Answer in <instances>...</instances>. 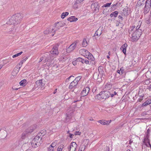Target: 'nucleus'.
I'll use <instances>...</instances> for the list:
<instances>
[{
	"mask_svg": "<svg viewBox=\"0 0 151 151\" xmlns=\"http://www.w3.org/2000/svg\"><path fill=\"white\" fill-rule=\"evenodd\" d=\"M22 18V16L20 14H15L10 18L6 24L10 25L18 24L21 22Z\"/></svg>",
	"mask_w": 151,
	"mask_h": 151,
	"instance_id": "obj_1",
	"label": "nucleus"
},
{
	"mask_svg": "<svg viewBox=\"0 0 151 151\" xmlns=\"http://www.w3.org/2000/svg\"><path fill=\"white\" fill-rule=\"evenodd\" d=\"M60 22H58L57 23L55 24V26L54 27L51 26L50 28H47L46 30L44 32V34H45L47 35L48 33H47V32L48 33L50 34V35L51 36H53L54 35L53 32H55L58 29H59L62 26L60 25Z\"/></svg>",
	"mask_w": 151,
	"mask_h": 151,
	"instance_id": "obj_2",
	"label": "nucleus"
},
{
	"mask_svg": "<svg viewBox=\"0 0 151 151\" xmlns=\"http://www.w3.org/2000/svg\"><path fill=\"white\" fill-rule=\"evenodd\" d=\"M79 53L81 55L84 56L88 60H90L93 62L92 63L94 64L95 63L94 60L95 58L87 50L84 49H81L79 50Z\"/></svg>",
	"mask_w": 151,
	"mask_h": 151,
	"instance_id": "obj_3",
	"label": "nucleus"
},
{
	"mask_svg": "<svg viewBox=\"0 0 151 151\" xmlns=\"http://www.w3.org/2000/svg\"><path fill=\"white\" fill-rule=\"evenodd\" d=\"M40 134H42V136L44 135L45 134H43L42 132H40L38 135L36 136L32 140L31 145L33 147H35L40 145L42 142V138L40 137L41 136Z\"/></svg>",
	"mask_w": 151,
	"mask_h": 151,
	"instance_id": "obj_4",
	"label": "nucleus"
},
{
	"mask_svg": "<svg viewBox=\"0 0 151 151\" xmlns=\"http://www.w3.org/2000/svg\"><path fill=\"white\" fill-rule=\"evenodd\" d=\"M109 91H101L96 96V98L99 99L101 100L106 99L109 97Z\"/></svg>",
	"mask_w": 151,
	"mask_h": 151,
	"instance_id": "obj_5",
	"label": "nucleus"
},
{
	"mask_svg": "<svg viewBox=\"0 0 151 151\" xmlns=\"http://www.w3.org/2000/svg\"><path fill=\"white\" fill-rule=\"evenodd\" d=\"M52 55L49 53H46L44 55V57L41 58V60L42 61L44 60L45 62L48 61L50 62L53 59V56H52Z\"/></svg>",
	"mask_w": 151,
	"mask_h": 151,
	"instance_id": "obj_6",
	"label": "nucleus"
},
{
	"mask_svg": "<svg viewBox=\"0 0 151 151\" xmlns=\"http://www.w3.org/2000/svg\"><path fill=\"white\" fill-rule=\"evenodd\" d=\"M36 125H33V126H31L30 127H29L26 131L24 132L22 134V139L24 138V136L27 135V133H31L33 132L34 129H35L36 128Z\"/></svg>",
	"mask_w": 151,
	"mask_h": 151,
	"instance_id": "obj_7",
	"label": "nucleus"
},
{
	"mask_svg": "<svg viewBox=\"0 0 151 151\" xmlns=\"http://www.w3.org/2000/svg\"><path fill=\"white\" fill-rule=\"evenodd\" d=\"M91 7L93 11L95 14L99 12L100 6L97 2H95L92 4Z\"/></svg>",
	"mask_w": 151,
	"mask_h": 151,
	"instance_id": "obj_8",
	"label": "nucleus"
},
{
	"mask_svg": "<svg viewBox=\"0 0 151 151\" xmlns=\"http://www.w3.org/2000/svg\"><path fill=\"white\" fill-rule=\"evenodd\" d=\"M77 146V145L76 142H72L68 147V151H75Z\"/></svg>",
	"mask_w": 151,
	"mask_h": 151,
	"instance_id": "obj_9",
	"label": "nucleus"
},
{
	"mask_svg": "<svg viewBox=\"0 0 151 151\" xmlns=\"http://www.w3.org/2000/svg\"><path fill=\"white\" fill-rule=\"evenodd\" d=\"M58 49L57 47L55 46L50 51V54L52 55V56H53V57H54L56 55L58 54Z\"/></svg>",
	"mask_w": 151,
	"mask_h": 151,
	"instance_id": "obj_10",
	"label": "nucleus"
},
{
	"mask_svg": "<svg viewBox=\"0 0 151 151\" xmlns=\"http://www.w3.org/2000/svg\"><path fill=\"white\" fill-rule=\"evenodd\" d=\"M90 90V88L86 87L84 88L81 92L82 96H86Z\"/></svg>",
	"mask_w": 151,
	"mask_h": 151,
	"instance_id": "obj_11",
	"label": "nucleus"
},
{
	"mask_svg": "<svg viewBox=\"0 0 151 151\" xmlns=\"http://www.w3.org/2000/svg\"><path fill=\"white\" fill-rule=\"evenodd\" d=\"M76 46V43H73L67 49V52L69 53L73 51L75 49Z\"/></svg>",
	"mask_w": 151,
	"mask_h": 151,
	"instance_id": "obj_12",
	"label": "nucleus"
},
{
	"mask_svg": "<svg viewBox=\"0 0 151 151\" xmlns=\"http://www.w3.org/2000/svg\"><path fill=\"white\" fill-rule=\"evenodd\" d=\"M77 84L78 83L74 80L70 83L69 88L70 89H75L76 88Z\"/></svg>",
	"mask_w": 151,
	"mask_h": 151,
	"instance_id": "obj_13",
	"label": "nucleus"
},
{
	"mask_svg": "<svg viewBox=\"0 0 151 151\" xmlns=\"http://www.w3.org/2000/svg\"><path fill=\"white\" fill-rule=\"evenodd\" d=\"M111 120L106 121L105 120H100L98 121V122L100 123L101 124L103 125H109L111 122Z\"/></svg>",
	"mask_w": 151,
	"mask_h": 151,
	"instance_id": "obj_14",
	"label": "nucleus"
},
{
	"mask_svg": "<svg viewBox=\"0 0 151 151\" xmlns=\"http://www.w3.org/2000/svg\"><path fill=\"white\" fill-rule=\"evenodd\" d=\"M70 112H68L66 114V118L68 119H70L72 117V115L73 112V110H72L70 111Z\"/></svg>",
	"mask_w": 151,
	"mask_h": 151,
	"instance_id": "obj_15",
	"label": "nucleus"
},
{
	"mask_svg": "<svg viewBox=\"0 0 151 151\" xmlns=\"http://www.w3.org/2000/svg\"><path fill=\"white\" fill-rule=\"evenodd\" d=\"M67 20L70 22H72L77 21L78 19L74 16H72L68 18Z\"/></svg>",
	"mask_w": 151,
	"mask_h": 151,
	"instance_id": "obj_16",
	"label": "nucleus"
},
{
	"mask_svg": "<svg viewBox=\"0 0 151 151\" xmlns=\"http://www.w3.org/2000/svg\"><path fill=\"white\" fill-rule=\"evenodd\" d=\"M127 46V45L126 43H125L121 47V49L122 50L123 53L125 54L126 53V48Z\"/></svg>",
	"mask_w": 151,
	"mask_h": 151,
	"instance_id": "obj_17",
	"label": "nucleus"
},
{
	"mask_svg": "<svg viewBox=\"0 0 151 151\" xmlns=\"http://www.w3.org/2000/svg\"><path fill=\"white\" fill-rule=\"evenodd\" d=\"M36 84L37 85V86H43L44 85L42 83V80H40L37 81L36 82Z\"/></svg>",
	"mask_w": 151,
	"mask_h": 151,
	"instance_id": "obj_18",
	"label": "nucleus"
},
{
	"mask_svg": "<svg viewBox=\"0 0 151 151\" xmlns=\"http://www.w3.org/2000/svg\"><path fill=\"white\" fill-rule=\"evenodd\" d=\"M151 103V100L148 99L145 102L143 103L142 106H147Z\"/></svg>",
	"mask_w": 151,
	"mask_h": 151,
	"instance_id": "obj_19",
	"label": "nucleus"
},
{
	"mask_svg": "<svg viewBox=\"0 0 151 151\" xmlns=\"http://www.w3.org/2000/svg\"><path fill=\"white\" fill-rule=\"evenodd\" d=\"M118 12L117 11H115L114 12H112L110 14V16L111 17H112L114 16L116 17L118 14Z\"/></svg>",
	"mask_w": 151,
	"mask_h": 151,
	"instance_id": "obj_20",
	"label": "nucleus"
},
{
	"mask_svg": "<svg viewBox=\"0 0 151 151\" xmlns=\"http://www.w3.org/2000/svg\"><path fill=\"white\" fill-rule=\"evenodd\" d=\"M145 3V6H147L148 8L151 7V0H147Z\"/></svg>",
	"mask_w": 151,
	"mask_h": 151,
	"instance_id": "obj_21",
	"label": "nucleus"
},
{
	"mask_svg": "<svg viewBox=\"0 0 151 151\" xmlns=\"http://www.w3.org/2000/svg\"><path fill=\"white\" fill-rule=\"evenodd\" d=\"M88 41L86 40V38H84L82 42V45L83 47H86L88 45Z\"/></svg>",
	"mask_w": 151,
	"mask_h": 151,
	"instance_id": "obj_22",
	"label": "nucleus"
},
{
	"mask_svg": "<svg viewBox=\"0 0 151 151\" xmlns=\"http://www.w3.org/2000/svg\"><path fill=\"white\" fill-rule=\"evenodd\" d=\"M141 23L142 22H141L140 21H139V22L138 24L135 28L136 30L135 31V32L134 33L135 34H137V32H138V31L137 30H138L140 28Z\"/></svg>",
	"mask_w": 151,
	"mask_h": 151,
	"instance_id": "obj_23",
	"label": "nucleus"
},
{
	"mask_svg": "<svg viewBox=\"0 0 151 151\" xmlns=\"http://www.w3.org/2000/svg\"><path fill=\"white\" fill-rule=\"evenodd\" d=\"M86 147V145H81L78 149V151H84Z\"/></svg>",
	"mask_w": 151,
	"mask_h": 151,
	"instance_id": "obj_24",
	"label": "nucleus"
},
{
	"mask_svg": "<svg viewBox=\"0 0 151 151\" xmlns=\"http://www.w3.org/2000/svg\"><path fill=\"white\" fill-rule=\"evenodd\" d=\"M109 97L110 96H111V97H112L114 96L116 94V93L115 91H109Z\"/></svg>",
	"mask_w": 151,
	"mask_h": 151,
	"instance_id": "obj_25",
	"label": "nucleus"
},
{
	"mask_svg": "<svg viewBox=\"0 0 151 151\" xmlns=\"http://www.w3.org/2000/svg\"><path fill=\"white\" fill-rule=\"evenodd\" d=\"M101 32L100 30L98 29L96 31L95 34L93 36H94L95 37L96 36L97 37H98L100 35H101Z\"/></svg>",
	"mask_w": 151,
	"mask_h": 151,
	"instance_id": "obj_26",
	"label": "nucleus"
},
{
	"mask_svg": "<svg viewBox=\"0 0 151 151\" xmlns=\"http://www.w3.org/2000/svg\"><path fill=\"white\" fill-rule=\"evenodd\" d=\"M68 14L69 13L68 12H63L62 13L61 15V17L62 19H63L65 17L68 16Z\"/></svg>",
	"mask_w": 151,
	"mask_h": 151,
	"instance_id": "obj_27",
	"label": "nucleus"
},
{
	"mask_svg": "<svg viewBox=\"0 0 151 151\" xmlns=\"http://www.w3.org/2000/svg\"><path fill=\"white\" fill-rule=\"evenodd\" d=\"M64 148V145L63 144H61L58 147L57 150V151H62Z\"/></svg>",
	"mask_w": 151,
	"mask_h": 151,
	"instance_id": "obj_28",
	"label": "nucleus"
},
{
	"mask_svg": "<svg viewBox=\"0 0 151 151\" xmlns=\"http://www.w3.org/2000/svg\"><path fill=\"white\" fill-rule=\"evenodd\" d=\"M26 83V80L25 79H23L20 82V85L21 86H24Z\"/></svg>",
	"mask_w": 151,
	"mask_h": 151,
	"instance_id": "obj_29",
	"label": "nucleus"
},
{
	"mask_svg": "<svg viewBox=\"0 0 151 151\" xmlns=\"http://www.w3.org/2000/svg\"><path fill=\"white\" fill-rule=\"evenodd\" d=\"M57 142V141H55L54 142H52L51 145L50 146L51 147L54 148V147L56 146Z\"/></svg>",
	"mask_w": 151,
	"mask_h": 151,
	"instance_id": "obj_30",
	"label": "nucleus"
},
{
	"mask_svg": "<svg viewBox=\"0 0 151 151\" xmlns=\"http://www.w3.org/2000/svg\"><path fill=\"white\" fill-rule=\"evenodd\" d=\"M144 141H145V142H147V143H148V144H146V145L147 146V147H148V145H150V147H151V145L150 143V142L149 141V140H148V138H145V139H144Z\"/></svg>",
	"mask_w": 151,
	"mask_h": 151,
	"instance_id": "obj_31",
	"label": "nucleus"
},
{
	"mask_svg": "<svg viewBox=\"0 0 151 151\" xmlns=\"http://www.w3.org/2000/svg\"><path fill=\"white\" fill-rule=\"evenodd\" d=\"M147 6H145V9L144 11L145 14H147L149 12L150 9Z\"/></svg>",
	"mask_w": 151,
	"mask_h": 151,
	"instance_id": "obj_32",
	"label": "nucleus"
},
{
	"mask_svg": "<svg viewBox=\"0 0 151 151\" xmlns=\"http://www.w3.org/2000/svg\"><path fill=\"white\" fill-rule=\"evenodd\" d=\"M11 27V26H9L7 27L6 29L7 31L8 32H10L14 30V28H12Z\"/></svg>",
	"mask_w": 151,
	"mask_h": 151,
	"instance_id": "obj_33",
	"label": "nucleus"
},
{
	"mask_svg": "<svg viewBox=\"0 0 151 151\" xmlns=\"http://www.w3.org/2000/svg\"><path fill=\"white\" fill-rule=\"evenodd\" d=\"M146 77L148 78H151V72L148 71L147 72L146 74Z\"/></svg>",
	"mask_w": 151,
	"mask_h": 151,
	"instance_id": "obj_34",
	"label": "nucleus"
},
{
	"mask_svg": "<svg viewBox=\"0 0 151 151\" xmlns=\"http://www.w3.org/2000/svg\"><path fill=\"white\" fill-rule=\"evenodd\" d=\"M76 60L77 61L80 62L82 63H84V59H82L81 58H78L76 59Z\"/></svg>",
	"mask_w": 151,
	"mask_h": 151,
	"instance_id": "obj_35",
	"label": "nucleus"
},
{
	"mask_svg": "<svg viewBox=\"0 0 151 151\" xmlns=\"http://www.w3.org/2000/svg\"><path fill=\"white\" fill-rule=\"evenodd\" d=\"M23 52L22 51L19 53L16 54L15 55H13L12 56V57L13 58H15L19 56Z\"/></svg>",
	"mask_w": 151,
	"mask_h": 151,
	"instance_id": "obj_36",
	"label": "nucleus"
},
{
	"mask_svg": "<svg viewBox=\"0 0 151 151\" xmlns=\"http://www.w3.org/2000/svg\"><path fill=\"white\" fill-rule=\"evenodd\" d=\"M81 77L80 76H79L76 77L74 80L76 82H77L78 83L79 81L81 79Z\"/></svg>",
	"mask_w": 151,
	"mask_h": 151,
	"instance_id": "obj_37",
	"label": "nucleus"
},
{
	"mask_svg": "<svg viewBox=\"0 0 151 151\" xmlns=\"http://www.w3.org/2000/svg\"><path fill=\"white\" fill-rule=\"evenodd\" d=\"M18 72V70H14L12 72V74L13 76H15L17 75V73Z\"/></svg>",
	"mask_w": 151,
	"mask_h": 151,
	"instance_id": "obj_38",
	"label": "nucleus"
},
{
	"mask_svg": "<svg viewBox=\"0 0 151 151\" xmlns=\"http://www.w3.org/2000/svg\"><path fill=\"white\" fill-rule=\"evenodd\" d=\"M111 3H107L105 4H104L103 6L102 7H109L111 4Z\"/></svg>",
	"mask_w": 151,
	"mask_h": 151,
	"instance_id": "obj_39",
	"label": "nucleus"
},
{
	"mask_svg": "<svg viewBox=\"0 0 151 151\" xmlns=\"http://www.w3.org/2000/svg\"><path fill=\"white\" fill-rule=\"evenodd\" d=\"M135 27L134 26L131 27L129 28V31L131 32L134 29Z\"/></svg>",
	"mask_w": 151,
	"mask_h": 151,
	"instance_id": "obj_40",
	"label": "nucleus"
},
{
	"mask_svg": "<svg viewBox=\"0 0 151 151\" xmlns=\"http://www.w3.org/2000/svg\"><path fill=\"white\" fill-rule=\"evenodd\" d=\"M54 148H53L50 146L47 148V151H53Z\"/></svg>",
	"mask_w": 151,
	"mask_h": 151,
	"instance_id": "obj_41",
	"label": "nucleus"
},
{
	"mask_svg": "<svg viewBox=\"0 0 151 151\" xmlns=\"http://www.w3.org/2000/svg\"><path fill=\"white\" fill-rule=\"evenodd\" d=\"M130 40L133 42L136 41L138 40V38H130Z\"/></svg>",
	"mask_w": 151,
	"mask_h": 151,
	"instance_id": "obj_42",
	"label": "nucleus"
},
{
	"mask_svg": "<svg viewBox=\"0 0 151 151\" xmlns=\"http://www.w3.org/2000/svg\"><path fill=\"white\" fill-rule=\"evenodd\" d=\"M81 132H79V131H76L75 132V135H80L81 134Z\"/></svg>",
	"mask_w": 151,
	"mask_h": 151,
	"instance_id": "obj_43",
	"label": "nucleus"
},
{
	"mask_svg": "<svg viewBox=\"0 0 151 151\" xmlns=\"http://www.w3.org/2000/svg\"><path fill=\"white\" fill-rule=\"evenodd\" d=\"M120 73L121 74V75H122L124 72V70L122 68H121L120 69Z\"/></svg>",
	"mask_w": 151,
	"mask_h": 151,
	"instance_id": "obj_44",
	"label": "nucleus"
},
{
	"mask_svg": "<svg viewBox=\"0 0 151 151\" xmlns=\"http://www.w3.org/2000/svg\"><path fill=\"white\" fill-rule=\"evenodd\" d=\"M73 7L75 9H76L77 8V3H75L73 5Z\"/></svg>",
	"mask_w": 151,
	"mask_h": 151,
	"instance_id": "obj_45",
	"label": "nucleus"
},
{
	"mask_svg": "<svg viewBox=\"0 0 151 151\" xmlns=\"http://www.w3.org/2000/svg\"><path fill=\"white\" fill-rule=\"evenodd\" d=\"M74 135L72 134L69 133V135L68 136L70 138H72L73 137Z\"/></svg>",
	"mask_w": 151,
	"mask_h": 151,
	"instance_id": "obj_46",
	"label": "nucleus"
},
{
	"mask_svg": "<svg viewBox=\"0 0 151 151\" xmlns=\"http://www.w3.org/2000/svg\"><path fill=\"white\" fill-rule=\"evenodd\" d=\"M89 61L88 60H84V63H85L86 64H89Z\"/></svg>",
	"mask_w": 151,
	"mask_h": 151,
	"instance_id": "obj_47",
	"label": "nucleus"
},
{
	"mask_svg": "<svg viewBox=\"0 0 151 151\" xmlns=\"http://www.w3.org/2000/svg\"><path fill=\"white\" fill-rule=\"evenodd\" d=\"M27 59V58H25L24 59L21 61V63H22L21 64H22L23 63V62L25 61Z\"/></svg>",
	"mask_w": 151,
	"mask_h": 151,
	"instance_id": "obj_48",
	"label": "nucleus"
},
{
	"mask_svg": "<svg viewBox=\"0 0 151 151\" xmlns=\"http://www.w3.org/2000/svg\"><path fill=\"white\" fill-rule=\"evenodd\" d=\"M141 32H140V34H138V35L136 34L135 35V38H138V37H140V35H141V34L140 33Z\"/></svg>",
	"mask_w": 151,
	"mask_h": 151,
	"instance_id": "obj_49",
	"label": "nucleus"
},
{
	"mask_svg": "<svg viewBox=\"0 0 151 151\" xmlns=\"http://www.w3.org/2000/svg\"><path fill=\"white\" fill-rule=\"evenodd\" d=\"M74 77V76H70L68 78H67V79H66V81H68L70 79L71 77Z\"/></svg>",
	"mask_w": 151,
	"mask_h": 151,
	"instance_id": "obj_50",
	"label": "nucleus"
},
{
	"mask_svg": "<svg viewBox=\"0 0 151 151\" xmlns=\"http://www.w3.org/2000/svg\"><path fill=\"white\" fill-rule=\"evenodd\" d=\"M109 148L108 147H106V148H105L104 151H109Z\"/></svg>",
	"mask_w": 151,
	"mask_h": 151,
	"instance_id": "obj_51",
	"label": "nucleus"
},
{
	"mask_svg": "<svg viewBox=\"0 0 151 151\" xmlns=\"http://www.w3.org/2000/svg\"><path fill=\"white\" fill-rule=\"evenodd\" d=\"M118 18L122 20L123 19V18L122 16L121 15H119L118 16Z\"/></svg>",
	"mask_w": 151,
	"mask_h": 151,
	"instance_id": "obj_52",
	"label": "nucleus"
},
{
	"mask_svg": "<svg viewBox=\"0 0 151 151\" xmlns=\"http://www.w3.org/2000/svg\"><path fill=\"white\" fill-rule=\"evenodd\" d=\"M84 0H77V1L79 3H81Z\"/></svg>",
	"mask_w": 151,
	"mask_h": 151,
	"instance_id": "obj_53",
	"label": "nucleus"
},
{
	"mask_svg": "<svg viewBox=\"0 0 151 151\" xmlns=\"http://www.w3.org/2000/svg\"><path fill=\"white\" fill-rule=\"evenodd\" d=\"M117 72L118 73H119V74L121 75L120 70H118L117 71Z\"/></svg>",
	"mask_w": 151,
	"mask_h": 151,
	"instance_id": "obj_54",
	"label": "nucleus"
},
{
	"mask_svg": "<svg viewBox=\"0 0 151 151\" xmlns=\"http://www.w3.org/2000/svg\"><path fill=\"white\" fill-rule=\"evenodd\" d=\"M148 88L150 90L151 89V84L148 86Z\"/></svg>",
	"mask_w": 151,
	"mask_h": 151,
	"instance_id": "obj_55",
	"label": "nucleus"
},
{
	"mask_svg": "<svg viewBox=\"0 0 151 151\" xmlns=\"http://www.w3.org/2000/svg\"><path fill=\"white\" fill-rule=\"evenodd\" d=\"M3 66V65H0V70L1 69V68Z\"/></svg>",
	"mask_w": 151,
	"mask_h": 151,
	"instance_id": "obj_56",
	"label": "nucleus"
},
{
	"mask_svg": "<svg viewBox=\"0 0 151 151\" xmlns=\"http://www.w3.org/2000/svg\"><path fill=\"white\" fill-rule=\"evenodd\" d=\"M56 91H57V89H56L55 90V91H54V92H53L54 94H55V93H56Z\"/></svg>",
	"mask_w": 151,
	"mask_h": 151,
	"instance_id": "obj_57",
	"label": "nucleus"
},
{
	"mask_svg": "<svg viewBox=\"0 0 151 151\" xmlns=\"http://www.w3.org/2000/svg\"><path fill=\"white\" fill-rule=\"evenodd\" d=\"M31 151V150L30 149H28V150H27L26 151Z\"/></svg>",
	"mask_w": 151,
	"mask_h": 151,
	"instance_id": "obj_58",
	"label": "nucleus"
},
{
	"mask_svg": "<svg viewBox=\"0 0 151 151\" xmlns=\"http://www.w3.org/2000/svg\"><path fill=\"white\" fill-rule=\"evenodd\" d=\"M107 58H108V59H109L110 58V57H109V55H107Z\"/></svg>",
	"mask_w": 151,
	"mask_h": 151,
	"instance_id": "obj_59",
	"label": "nucleus"
},
{
	"mask_svg": "<svg viewBox=\"0 0 151 151\" xmlns=\"http://www.w3.org/2000/svg\"><path fill=\"white\" fill-rule=\"evenodd\" d=\"M132 141L131 140H130V141H129V143H132Z\"/></svg>",
	"mask_w": 151,
	"mask_h": 151,
	"instance_id": "obj_60",
	"label": "nucleus"
},
{
	"mask_svg": "<svg viewBox=\"0 0 151 151\" xmlns=\"http://www.w3.org/2000/svg\"><path fill=\"white\" fill-rule=\"evenodd\" d=\"M111 52L110 51L108 52V54L109 55H110Z\"/></svg>",
	"mask_w": 151,
	"mask_h": 151,
	"instance_id": "obj_61",
	"label": "nucleus"
},
{
	"mask_svg": "<svg viewBox=\"0 0 151 151\" xmlns=\"http://www.w3.org/2000/svg\"><path fill=\"white\" fill-rule=\"evenodd\" d=\"M69 132H70V131H69V130H68V131L67 132V133L68 134H69V133H69Z\"/></svg>",
	"mask_w": 151,
	"mask_h": 151,
	"instance_id": "obj_62",
	"label": "nucleus"
},
{
	"mask_svg": "<svg viewBox=\"0 0 151 151\" xmlns=\"http://www.w3.org/2000/svg\"><path fill=\"white\" fill-rule=\"evenodd\" d=\"M140 1H142V2H144V1H145V0H139Z\"/></svg>",
	"mask_w": 151,
	"mask_h": 151,
	"instance_id": "obj_63",
	"label": "nucleus"
},
{
	"mask_svg": "<svg viewBox=\"0 0 151 151\" xmlns=\"http://www.w3.org/2000/svg\"><path fill=\"white\" fill-rule=\"evenodd\" d=\"M126 151H131V150H127Z\"/></svg>",
	"mask_w": 151,
	"mask_h": 151,
	"instance_id": "obj_64",
	"label": "nucleus"
}]
</instances>
